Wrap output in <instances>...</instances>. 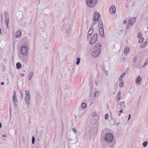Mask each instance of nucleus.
Instances as JSON below:
<instances>
[{"label": "nucleus", "instance_id": "nucleus-1", "mask_svg": "<svg viewBox=\"0 0 148 148\" xmlns=\"http://www.w3.org/2000/svg\"><path fill=\"white\" fill-rule=\"evenodd\" d=\"M113 138V135L111 133H108L103 136V140L107 143H110L112 142Z\"/></svg>", "mask_w": 148, "mask_h": 148}, {"label": "nucleus", "instance_id": "nucleus-2", "mask_svg": "<svg viewBox=\"0 0 148 148\" xmlns=\"http://www.w3.org/2000/svg\"><path fill=\"white\" fill-rule=\"evenodd\" d=\"M97 1H86V3L89 7L93 8L97 3Z\"/></svg>", "mask_w": 148, "mask_h": 148}, {"label": "nucleus", "instance_id": "nucleus-3", "mask_svg": "<svg viewBox=\"0 0 148 148\" xmlns=\"http://www.w3.org/2000/svg\"><path fill=\"white\" fill-rule=\"evenodd\" d=\"M98 26L100 35L101 37H103L104 36V32L102 21H101L99 22Z\"/></svg>", "mask_w": 148, "mask_h": 148}, {"label": "nucleus", "instance_id": "nucleus-4", "mask_svg": "<svg viewBox=\"0 0 148 148\" xmlns=\"http://www.w3.org/2000/svg\"><path fill=\"white\" fill-rule=\"evenodd\" d=\"M25 94L26 95L25 98V101L27 104L29 105V100L30 99V93L29 91L26 90L25 91Z\"/></svg>", "mask_w": 148, "mask_h": 148}, {"label": "nucleus", "instance_id": "nucleus-5", "mask_svg": "<svg viewBox=\"0 0 148 148\" xmlns=\"http://www.w3.org/2000/svg\"><path fill=\"white\" fill-rule=\"evenodd\" d=\"M28 48L26 46L23 47L21 50V52L24 56H26L28 54Z\"/></svg>", "mask_w": 148, "mask_h": 148}, {"label": "nucleus", "instance_id": "nucleus-6", "mask_svg": "<svg viewBox=\"0 0 148 148\" xmlns=\"http://www.w3.org/2000/svg\"><path fill=\"white\" fill-rule=\"evenodd\" d=\"M97 34H95L92 37L90 43L91 45H92L95 43L97 40Z\"/></svg>", "mask_w": 148, "mask_h": 148}, {"label": "nucleus", "instance_id": "nucleus-7", "mask_svg": "<svg viewBox=\"0 0 148 148\" xmlns=\"http://www.w3.org/2000/svg\"><path fill=\"white\" fill-rule=\"evenodd\" d=\"M100 15L98 12H95L93 20L94 22H97L99 19Z\"/></svg>", "mask_w": 148, "mask_h": 148}, {"label": "nucleus", "instance_id": "nucleus-8", "mask_svg": "<svg viewBox=\"0 0 148 148\" xmlns=\"http://www.w3.org/2000/svg\"><path fill=\"white\" fill-rule=\"evenodd\" d=\"M101 43L100 42L96 44L94 48V50H97V51H101Z\"/></svg>", "mask_w": 148, "mask_h": 148}, {"label": "nucleus", "instance_id": "nucleus-9", "mask_svg": "<svg viewBox=\"0 0 148 148\" xmlns=\"http://www.w3.org/2000/svg\"><path fill=\"white\" fill-rule=\"evenodd\" d=\"M142 78L140 76H138L135 79V82L138 85H139L141 83Z\"/></svg>", "mask_w": 148, "mask_h": 148}, {"label": "nucleus", "instance_id": "nucleus-10", "mask_svg": "<svg viewBox=\"0 0 148 148\" xmlns=\"http://www.w3.org/2000/svg\"><path fill=\"white\" fill-rule=\"evenodd\" d=\"M110 12L112 14H115L116 12V8L114 5L111 6L110 9Z\"/></svg>", "mask_w": 148, "mask_h": 148}, {"label": "nucleus", "instance_id": "nucleus-11", "mask_svg": "<svg viewBox=\"0 0 148 148\" xmlns=\"http://www.w3.org/2000/svg\"><path fill=\"white\" fill-rule=\"evenodd\" d=\"M100 51L97 50H94L92 52V55L94 57H97L99 54Z\"/></svg>", "mask_w": 148, "mask_h": 148}, {"label": "nucleus", "instance_id": "nucleus-12", "mask_svg": "<svg viewBox=\"0 0 148 148\" xmlns=\"http://www.w3.org/2000/svg\"><path fill=\"white\" fill-rule=\"evenodd\" d=\"M71 28L70 27H69L66 28L65 30V34L66 36H70L71 34Z\"/></svg>", "mask_w": 148, "mask_h": 148}, {"label": "nucleus", "instance_id": "nucleus-13", "mask_svg": "<svg viewBox=\"0 0 148 148\" xmlns=\"http://www.w3.org/2000/svg\"><path fill=\"white\" fill-rule=\"evenodd\" d=\"M130 50L129 47L128 46H126L125 47L124 50V54L126 56L130 52Z\"/></svg>", "mask_w": 148, "mask_h": 148}, {"label": "nucleus", "instance_id": "nucleus-14", "mask_svg": "<svg viewBox=\"0 0 148 148\" xmlns=\"http://www.w3.org/2000/svg\"><path fill=\"white\" fill-rule=\"evenodd\" d=\"M136 21V18L134 17L132 18H130V19L128 21V23H129L131 25H134Z\"/></svg>", "mask_w": 148, "mask_h": 148}, {"label": "nucleus", "instance_id": "nucleus-15", "mask_svg": "<svg viewBox=\"0 0 148 148\" xmlns=\"http://www.w3.org/2000/svg\"><path fill=\"white\" fill-rule=\"evenodd\" d=\"M16 38H20L21 36V31L20 30H18L16 34Z\"/></svg>", "mask_w": 148, "mask_h": 148}, {"label": "nucleus", "instance_id": "nucleus-16", "mask_svg": "<svg viewBox=\"0 0 148 148\" xmlns=\"http://www.w3.org/2000/svg\"><path fill=\"white\" fill-rule=\"evenodd\" d=\"M93 33V29H90L89 30L88 32V34L87 35V38H89L90 37L91 35Z\"/></svg>", "mask_w": 148, "mask_h": 148}, {"label": "nucleus", "instance_id": "nucleus-17", "mask_svg": "<svg viewBox=\"0 0 148 148\" xmlns=\"http://www.w3.org/2000/svg\"><path fill=\"white\" fill-rule=\"evenodd\" d=\"M13 101L14 103L15 104L17 101V97L16 96V93L15 91H14V94L13 98Z\"/></svg>", "mask_w": 148, "mask_h": 148}, {"label": "nucleus", "instance_id": "nucleus-18", "mask_svg": "<svg viewBox=\"0 0 148 148\" xmlns=\"http://www.w3.org/2000/svg\"><path fill=\"white\" fill-rule=\"evenodd\" d=\"M16 66L17 69H19L21 67V64L20 62H18L16 64Z\"/></svg>", "mask_w": 148, "mask_h": 148}, {"label": "nucleus", "instance_id": "nucleus-19", "mask_svg": "<svg viewBox=\"0 0 148 148\" xmlns=\"http://www.w3.org/2000/svg\"><path fill=\"white\" fill-rule=\"evenodd\" d=\"M121 95V92L119 91L118 92L116 96L117 99H118V101H119L120 99Z\"/></svg>", "mask_w": 148, "mask_h": 148}, {"label": "nucleus", "instance_id": "nucleus-20", "mask_svg": "<svg viewBox=\"0 0 148 148\" xmlns=\"http://www.w3.org/2000/svg\"><path fill=\"white\" fill-rule=\"evenodd\" d=\"M120 83L119 86L121 87H122L123 86V80H119Z\"/></svg>", "mask_w": 148, "mask_h": 148}, {"label": "nucleus", "instance_id": "nucleus-21", "mask_svg": "<svg viewBox=\"0 0 148 148\" xmlns=\"http://www.w3.org/2000/svg\"><path fill=\"white\" fill-rule=\"evenodd\" d=\"M81 106L82 108L83 109H85L86 108L87 106L86 104V103H82L81 104Z\"/></svg>", "mask_w": 148, "mask_h": 148}, {"label": "nucleus", "instance_id": "nucleus-22", "mask_svg": "<svg viewBox=\"0 0 148 148\" xmlns=\"http://www.w3.org/2000/svg\"><path fill=\"white\" fill-rule=\"evenodd\" d=\"M100 93V92L99 91H96L94 95V97H98Z\"/></svg>", "mask_w": 148, "mask_h": 148}, {"label": "nucleus", "instance_id": "nucleus-23", "mask_svg": "<svg viewBox=\"0 0 148 148\" xmlns=\"http://www.w3.org/2000/svg\"><path fill=\"white\" fill-rule=\"evenodd\" d=\"M147 43L148 42H146L142 44L140 46L141 48H142L145 47L147 44Z\"/></svg>", "mask_w": 148, "mask_h": 148}, {"label": "nucleus", "instance_id": "nucleus-24", "mask_svg": "<svg viewBox=\"0 0 148 148\" xmlns=\"http://www.w3.org/2000/svg\"><path fill=\"white\" fill-rule=\"evenodd\" d=\"M33 73L32 72H31L29 73V75L28 77L29 80H31L32 79V77L33 76Z\"/></svg>", "mask_w": 148, "mask_h": 148}, {"label": "nucleus", "instance_id": "nucleus-25", "mask_svg": "<svg viewBox=\"0 0 148 148\" xmlns=\"http://www.w3.org/2000/svg\"><path fill=\"white\" fill-rule=\"evenodd\" d=\"M126 75V73H123L120 77L119 80H123V79Z\"/></svg>", "mask_w": 148, "mask_h": 148}, {"label": "nucleus", "instance_id": "nucleus-26", "mask_svg": "<svg viewBox=\"0 0 148 148\" xmlns=\"http://www.w3.org/2000/svg\"><path fill=\"white\" fill-rule=\"evenodd\" d=\"M144 39L143 37L140 38L138 41L140 43H142L144 40Z\"/></svg>", "mask_w": 148, "mask_h": 148}, {"label": "nucleus", "instance_id": "nucleus-27", "mask_svg": "<svg viewBox=\"0 0 148 148\" xmlns=\"http://www.w3.org/2000/svg\"><path fill=\"white\" fill-rule=\"evenodd\" d=\"M80 59L79 58H77V62H76V64L77 65H78V64H79V63L80 62Z\"/></svg>", "mask_w": 148, "mask_h": 148}, {"label": "nucleus", "instance_id": "nucleus-28", "mask_svg": "<svg viewBox=\"0 0 148 148\" xmlns=\"http://www.w3.org/2000/svg\"><path fill=\"white\" fill-rule=\"evenodd\" d=\"M5 22L7 24V27H8V23H9V18H6L5 19Z\"/></svg>", "mask_w": 148, "mask_h": 148}, {"label": "nucleus", "instance_id": "nucleus-29", "mask_svg": "<svg viewBox=\"0 0 148 148\" xmlns=\"http://www.w3.org/2000/svg\"><path fill=\"white\" fill-rule=\"evenodd\" d=\"M97 115V114L95 112H93L92 114V116L93 117H95Z\"/></svg>", "mask_w": 148, "mask_h": 148}, {"label": "nucleus", "instance_id": "nucleus-30", "mask_svg": "<svg viewBox=\"0 0 148 148\" xmlns=\"http://www.w3.org/2000/svg\"><path fill=\"white\" fill-rule=\"evenodd\" d=\"M148 63V58L146 59L145 60V63L144 64L143 66H146Z\"/></svg>", "mask_w": 148, "mask_h": 148}, {"label": "nucleus", "instance_id": "nucleus-31", "mask_svg": "<svg viewBox=\"0 0 148 148\" xmlns=\"http://www.w3.org/2000/svg\"><path fill=\"white\" fill-rule=\"evenodd\" d=\"M35 142V138L33 136L32 137V143L33 144H34Z\"/></svg>", "mask_w": 148, "mask_h": 148}, {"label": "nucleus", "instance_id": "nucleus-32", "mask_svg": "<svg viewBox=\"0 0 148 148\" xmlns=\"http://www.w3.org/2000/svg\"><path fill=\"white\" fill-rule=\"evenodd\" d=\"M137 60V57L135 56L133 58V61L134 62H135Z\"/></svg>", "mask_w": 148, "mask_h": 148}, {"label": "nucleus", "instance_id": "nucleus-33", "mask_svg": "<svg viewBox=\"0 0 148 148\" xmlns=\"http://www.w3.org/2000/svg\"><path fill=\"white\" fill-rule=\"evenodd\" d=\"M147 144V141H145L143 143V145L144 147H146Z\"/></svg>", "mask_w": 148, "mask_h": 148}, {"label": "nucleus", "instance_id": "nucleus-34", "mask_svg": "<svg viewBox=\"0 0 148 148\" xmlns=\"http://www.w3.org/2000/svg\"><path fill=\"white\" fill-rule=\"evenodd\" d=\"M109 115L108 114H106L105 115V119L106 120L108 118Z\"/></svg>", "mask_w": 148, "mask_h": 148}, {"label": "nucleus", "instance_id": "nucleus-35", "mask_svg": "<svg viewBox=\"0 0 148 148\" xmlns=\"http://www.w3.org/2000/svg\"><path fill=\"white\" fill-rule=\"evenodd\" d=\"M138 37H141V36H142V33L140 32L138 33Z\"/></svg>", "mask_w": 148, "mask_h": 148}, {"label": "nucleus", "instance_id": "nucleus-36", "mask_svg": "<svg viewBox=\"0 0 148 148\" xmlns=\"http://www.w3.org/2000/svg\"><path fill=\"white\" fill-rule=\"evenodd\" d=\"M72 130L76 134L77 132L75 128H73Z\"/></svg>", "mask_w": 148, "mask_h": 148}, {"label": "nucleus", "instance_id": "nucleus-37", "mask_svg": "<svg viewBox=\"0 0 148 148\" xmlns=\"http://www.w3.org/2000/svg\"><path fill=\"white\" fill-rule=\"evenodd\" d=\"M127 21L126 20H124L123 22V23L124 24H125L127 23Z\"/></svg>", "mask_w": 148, "mask_h": 148}, {"label": "nucleus", "instance_id": "nucleus-38", "mask_svg": "<svg viewBox=\"0 0 148 148\" xmlns=\"http://www.w3.org/2000/svg\"><path fill=\"white\" fill-rule=\"evenodd\" d=\"M131 115L130 114H129V117H128V120H129L130 118H131Z\"/></svg>", "mask_w": 148, "mask_h": 148}, {"label": "nucleus", "instance_id": "nucleus-39", "mask_svg": "<svg viewBox=\"0 0 148 148\" xmlns=\"http://www.w3.org/2000/svg\"><path fill=\"white\" fill-rule=\"evenodd\" d=\"M123 112V110H120V111H119V112H120V113H122V112Z\"/></svg>", "mask_w": 148, "mask_h": 148}, {"label": "nucleus", "instance_id": "nucleus-40", "mask_svg": "<svg viewBox=\"0 0 148 148\" xmlns=\"http://www.w3.org/2000/svg\"><path fill=\"white\" fill-rule=\"evenodd\" d=\"M21 96H22V97H23V93H22L21 92Z\"/></svg>", "mask_w": 148, "mask_h": 148}, {"label": "nucleus", "instance_id": "nucleus-41", "mask_svg": "<svg viewBox=\"0 0 148 148\" xmlns=\"http://www.w3.org/2000/svg\"><path fill=\"white\" fill-rule=\"evenodd\" d=\"M2 127V124L1 122H0V128Z\"/></svg>", "mask_w": 148, "mask_h": 148}, {"label": "nucleus", "instance_id": "nucleus-42", "mask_svg": "<svg viewBox=\"0 0 148 148\" xmlns=\"http://www.w3.org/2000/svg\"><path fill=\"white\" fill-rule=\"evenodd\" d=\"M5 15L6 16V15H8V13H7V12H6L5 13Z\"/></svg>", "mask_w": 148, "mask_h": 148}, {"label": "nucleus", "instance_id": "nucleus-43", "mask_svg": "<svg viewBox=\"0 0 148 148\" xmlns=\"http://www.w3.org/2000/svg\"><path fill=\"white\" fill-rule=\"evenodd\" d=\"M2 33V31L1 29H0V34H1Z\"/></svg>", "mask_w": 148, "mask_h": 148}, {"label": "nucleus", "instance_id": "nucleus-44", "mask_svg": "<svg viewBox=\"0 0 148 148\" xmlns=\"http://www.w3.org/2000/svg\"><path fill=\"white\" fill-rule=\"evenodd\" d=\"M21 75L23 76H25V74H21Z\"/></svg>", "mask_w": 148, "mask_h": 148}, {"label": "nucleus", "instance_id": "nucleus-45", "mask_svg": "<svg viewBox=\"0 0 148 148\" xmlns=\"http://www.w3.org/2000/svg\"><path fill=\"white\" fill-rule=\"evenodd\" d=\"M4 84V82H2L1 83V85H3Z\"/></svg>", "mask_w": 148, "mask_h": 148}, {"label": "nucleus", "instance_id": "nucleus-46", "mask_svg": "<svg viewBox=\"0 0 148 148\" xmlns=\"http://www.w3.org/2000/svg\"><path fill=\"white\" fill-rule=\"evenodd\" d=\"M3 137H5V134H3Z\"/></svg>", "mask_w": 148, "mask_h": 148}, {"label": "nucleus", "instance_id": "nucleus-47", "mask_svg": "<svg viewBox=\"0 0 148 148\" xmlns=\"http://www.w3.org/2000/svg\"><path fill=\"white\" fill-rule=\"evenodd\" d=\"M119 116H120V114H119Z\"/></svg>", "mask_w": 148, "mask_h": 148}, {"label": "nucleus", "instance_id": "nucleus-48", "mask_svg": "<svg viewBox=\"0 0 148 148\" xmlns=\"http://www.w3.org/2000/svg\"><path fill=\"white\" fill-rule=\"evenodd\" d=\"M147 28H148V27H147Z\"/></svg>", "mask_w": 148, "mask_h": 148}]
</instances>
